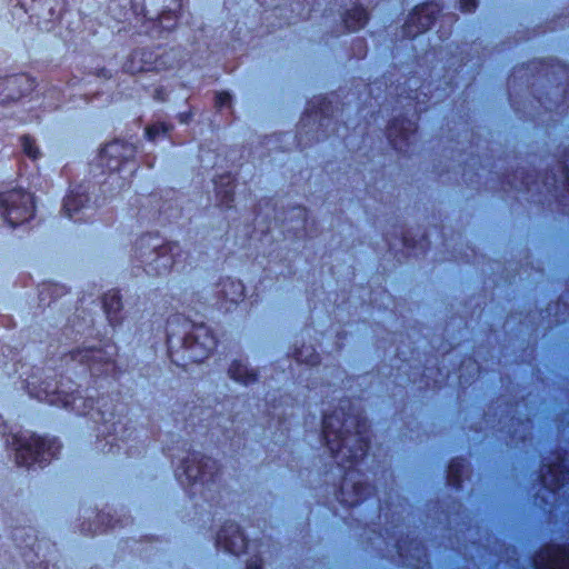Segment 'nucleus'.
I'll return each mask as SVG.
<instances>
[{
  "instance_id": "obj_1",
  "label": "nucleus",
  "mask_w": 569,
  "mask_h": 569,
  "mask_svg": "<svg viewBox=\"0 0 569 569\" xmlns=\"http://www.w3.org/2000/svg\"><path fill=\"white\" fill-rule=\"evenodd\" d=\"M322 440L338 467L345 470L337 499L345 506L357 505L369 490L368 486L356 479L359 469L352 470L362 465L368 449L367 421L350 400H341L339 409L325 413Z\"/></svg>"
},
{
  "instance_id": "obj_2",
  "label": "nucleus",
  "mask_w": 569,
  "mask_h": 569,
  "mask_svg": "<svg viewBox=\"0 0 569 569\" xmlns=\"http://www.w3.org/2000/svg\"><path fill=\"white\" fill-rule=\"evenodd\" d=\"M167 343L172 361L184 366L187 360L201 362L207 359L217 340L203 323L197 325L176 315L168 321Z\"/></svg>"
},
{
  "instance_id": "obj_3",
  "label": "nucleus",
  "mask_w": 569,
  "mask_h": 569,
  "mask_svg": "<svg viewBox=\"0 0 569 569\" xmlns=\"http://www.w3.org/2000/svg\"><path fill=\"white\" fill-rule=\"evenodd\" d=\"M217 471L214 460L193 452L182 460L176 476L182 486L190 488L191 496L199 493L208 500V492L211 491L217 480Z\"/></svg>"
},
{
  "instance_id": "obj_4",
  "label": "nucleus",
  "mask_w": 569,
  "mask_h": 569,
  "mask_svg": "<svg viewBox=\"0 0 569 569\" xmlns=\"http://www.w3.org/2000/svg\"><path fill=\"white\" fill-rule=\"evenodd\" d=\"M7 443L14 451L16 462L27 467L33 463L41 465L54 457L58 451L54 440L37 437L28 431L12 433Z\"/></svg>"
},
{
  "instance_id": "obj_5",
  "label": "nucleus",
  "mask_w": 569,
  "mask_h": 569,
  "mask_svg": "<svg viewBox=\"0 0 569 569\" xmlns=\"http://www.w3.org/2000/svg\"><path fill=\"white\" fill-rule=\"evenodd\" d=\"M172 251V246L162 244L158 237L150 234L141 237L134 244V258L149 274L167 272L174 263Z\"/></svg>"
},
{
  "instance_id": "obj_6",
  "label": "nucleus",
  "mask_w": 569,
  "mask_h": 569,
  "mask_svg": "<svg viewBox=\"0 0 569 569\" xmlns=\"http://www.w3.org/2000/svg\"><path fill=\"white\" fill-rule=\"evenodd\" d=\"M0 214L12 227L27 221L33 214L32 196L21 189L1 192Z\"/></svg>"
},
{
  "instance_id": "obj_7",
  "label": "nucleus",
  "mask_w": 569,
  "mask_h": 569,
  "mask_svg": "<svg viewBox=\"0 0 569 569\" xmlns=\"http://www.w3.org/2000/svg\"><path fill=\"white\" fill-rule=\"evenodd\" d=\"M36 397L41 401H48L51 405L70 408L79 415H91V417L94 418V413H91L93 410V400L91 398L84 400L80 396L66 392L57 385L52 387L51 383L46 382L44 387L37 392Z\"/></svg>"
},
{
  "instance_id": "obj_8",
  "label": "nucleus",
  "mask_w": 569,
  "mask_h": 569,
  "mask_svg": "<svg viewBox=\"0 0 569 569\" xmlns=\"http://www.w3.org/2000/svg\"><path fill=\"white\" fill-rule=\"evenodd\" d=\"M439 6L435 2L416 7L403 26V36L415 38L431 28L439 13Z\"/></svg>"
},
{
  "instance_id": "obj_9",
  "label": "nucleus",
  "mask_w": 569,
  "mask_h": 569,
  "mask_svg": "<svg viewBox=\"0 0 569 569\" xmlns=\"http://www.w3.org/2000/svg\"><path fill=\"white\" fill-rule=\"evenodd\" d=\"M541 481L551 492L561 489L569 481V459L557 457V460L545 465Z\"/></svg>"
},
{
  "instance_id": "obj_10",
  "label": "nucleus",
  "mask_w": 569,
  "mask_h": 569,
  "mask_svg": "<svg viewBox=\"0 0 569 569\" xmlns=\"http://www.w3.org/2000/svg\"><path fill=\"white\" fill-rule=\"evenodd\" d=\"M535 569H569V549L547 546L532 559Z\"/></svg>"
},
{
  "instance_id": "obj_11",
  "label": "nucleus",
  "mask_w": 569,
  "mask_h": 569,
  "mask_svg": "<svg viewBox=\"0 0 569 569\" xmlns=\"http://www.w3.org/2000/svg\"><path fill=\"white\" fill-rule=\"evenodd\" d=\"M417 131L416 121L412 119H395L388 129V139L395 149L407 152V147L412 143Z\"/></svg>"
},
{
  "instance_id": "obj_12",
  "label": "nucleus",
  "mask_w": 569,
  "mask_h": 569,
  "mask_svg": "<svg viewBox=\"0 0 569 569\" xmlns=\"http://www.w3.org/2000/svg\"><path fill=\"white\" fill-rule=\"evenodd\" d=\"M216 543L226 551L239 555L248 549L246 540L240 527L234 522H227L217 535Z\"/></svg>"
},
{
  "instance_id": "obj_13",
  "label": "nucleus",
  "mask_w": 569,
  "mask_h": 569,
  "mask_svg": "<svg viewBox=\"0 0 569 569\" xmlns=\"http://www.w3.org/2000/svg\"><path fill=\"white\" fill-rule=\"evenodd\" d=\"M172 66V63L168 64L163 57L154 54L152 51L138 49L131 54L130 61L126 63L124 68L128 72L136 73Z\"/></svg>"
},
{
  "instance_id": "obj_14",
  "label": "nucleus",
  "mask_w": 569,
  "mask_h": 569,
  "mask_svg": "<svg viewBox=\"0 0 569 569\" xmlns=\"http://www.w3.org/2000/svg\"><path fill=\"white\" fill-rule=\"evenodd\" d=\"M33 82L26 74L0 79V102L16 100L32 90Z\"/></svg>"
},
{
  "instance_id": "obj_15",
  "label": "nucleus",
  "mask_w": 569,
  "mask_h": 569,
  "mask_svg": "<svg viewBox=\"0 0 569 569\" xmlns=\"http://www.w3.org/2000/svg\"><path fill=\"white\" fill-rule=\"evenodd\" d=\"M116 353L113 346H107L106 349L86 348L73 352L72 358L79 362L86 363L91 372L98 371L97 365L110 366Z\"/></svg>"
},
{
  "instance_id": "obj_16",
  "label": "nucleus",
  "mask_w": 569,
  "mask_h": 569,
  "mask_svg": "<svg viewBox=\"0 0 569 569\" xmlns=\"http://www.w3.org/2000/svg\"><path fill=\"white\" fill-rule=\"evenodd\" d=\"M133 149L121 141H113L101 150V164L106 166L110 171L120 169V161L127 160L132 156Z\"/></svg>"
},
{
  "instance_id": "obj_17",
  "label": "nucleus",
  "mask_w": 569,
  "mask_h": 569,
  "mask_svg": "<svg viewBox=\"0 0 569 569\" xmlns=\"http://www.w3.org/2000/svg\"><path fill=\"white\" fill-rule=\"evenodd\" d=\"M89 198L86 194V191L79 188V190H73L63 202V210L68 218L73 219L74 221L82 220L84 211L90 209L87 204Z\"/></svg>"
},
{
  "instance_id": "obj_18",
  "label": "nucleus",
  "mask_w": 569,
  "mask_h": 569,
  "mask_svg": "<svg viewBox=\"0 0 569 569\" xmlns=\"http://www.w3.org/2000/svg\"><path fill=\"white\" fill-rule=\"evenodd\" d=\"M136 13L143 14L148 20H154V16L168 8L169 3L176 0H131Z\"/></svg>"
},
{
  "instance_id": "obj_19",
  "label": "nucleus",
  "mask_w": 569,
  "mask_h": 569,
  "mask_svg": "<svg viewBox=\"0 0 569 569\" xmlns=\"http://www.w3.org/2000/svg\"><path fill=\"white\" fill-rule=\"evenodd\" d=\"M342 20L350 31H357L363 28L368 21V14L362 7H359L356 2H352L351 8L346 9L341 13Z\"/></svg>"
},
{
  "instance_id": "obj_20",
  "label": "nucleus",
  "mask_w": 569,
  "mask_h": 569,
  "mask_svg": "<svg viewBox=\"0 0 569 569\" xmlns=\"http://www.w3.org/2000/svg\"><path fill=\"white\" fill-rule=\"evenodd\" d=\"M180 8L179 0L169 3L168 8L161 10L159 16H154V20H150L152 22L153 28H160L164 31H170L174 28L177 23V10Z\"/></svg>"
},
{
  "instance_id": "obj_21",
  "label": "nucleus",
  "mask_w": 569,
  "mask_h": 569,
  "mask_svg": "<svg viewBox=\"0 0 569 569\" xmlns=\"http://www.w3.org/2000/svg\"><path fill=\"white\" fill-rule=\"evenodd\" d=\"M217 200L221 206L230 207L233 201V178L222 174L214 180Z\"/></svg>"
},
{
  "instance_id": "obj_22",
  "label": "nucleus",
  "mask_w": 569,
  "mask_h": 569,
  "mask_svg": "<svg viewBox=\"0 0 569 569\" xmlns=\"http://www.w3.org/2000/svg\"><path fill=\"white\" fill-rule=\"evenodd\" d=\"M228 373L232 380L246 386L257 380V372L248 368L242 360H233L229 367Z\"/></svg>"
},
{
  "instance_id": "obj_23",
  "label": "nucleus",
  "mask_w": 569,
  "mask_h": 569,
  "mask_svg": "<svg viewBox=\"0 0 569 569\" xmlns=\"http://www.w3.org/2000/svg\"><path fill=\"white\" fill-rule=\"evenodd\" d=\"M398 555L405 560L407 565H411V559H420L423 553V547L420 541L411 539L410 541L400 539L395 543Z\"/></svg>"
},
{
  "instance_id": "obj_24",
  "label": "nucleus",
  "mask_w": 569,
  "mask_h": 569,
  "mask_svg": "<svg viewBox=\"0 0 569 569\" xmlns=\"http://www.w3.org/2000/svg\"><path fill=\"white\" fill-rule=\"evenodd\" d=\"M330 102L326 98H321L317 106L315 102L311 103L302 121L310 122L312 120L313 123L318 122L319 127H325L327 126L325 122L328 120Z\"/></svg>"
},
{
  "instance_id": "obj_25",
  "label": "nucleus",
  "mask_w": 569,
  "mask_h": 569,
  "mask_svg": "<svg viewBox=\"0 0 569 569\" xmlns=\"http://www.w3.org/2000/svg\"><path fill=\"white\" fill-rule=\"evenodd\" d=\"M220 296L231 302H237L243 296V284L239 280L226 279L220 284Z\"/></svg>"
},
{
  "instance_id": "obj_26",
  "label": "nucleus",
  "mask_w": 569,
  "mask_h": 569,
  "mask_svg": "<svg viewBox=\"0 0 569 569\" xmlns=\"http://www.w3.org/2000/svg\"><path fill=\"white\" fill-rule=\"evenodd\" d=\"M103 308L110 323L117 321V315L122 308L121 297L118 291H109L103 297Z\"/></svg>"
},
{
  "instance_id": "obj_27",
  "label": "nucleus",
  "mask_w": 569,
  "mask_h": 569,
  "mask_svg": "<svg viewBox=\"0 0 569 569\" xmlns=\"http://www.w3.org/2000/svg\"><path fill=\"white\" fill-rule=\"evenodd\" d=\"M20 143L22 151L31 160L36 161L42 157V152L40 151L36 140L28 134L22 136Z\"/></svg>"
},
{
  "instance_id": "obj_28",
  "label": "nucleus",
  "mask_w": 569,
  "mask_h": 569,
  "mask_svg": "<svg viewBox=\"0 0 569 569\" xmlns=\"http://www.w3.org/2000/svg\"><path fill=\"white\" fill-rule=\"evenodd\" d=\"M295 358L298 362H305L307 365L313 366L318 362L319 356L316 353L315 348L309 346L301 349H296Z\"/></svg>"
},
{
  "instance_id": "obj_29",
  "label": "nucleus",
  "mask_w": 569,
  "mask_h": 569,
  "mask_svg": "<svg viewBox=\"0 0 569 569\" xmlns=\"http://www.w3.org/2000/svg\"><path fill=\"white\" fill-rule=\"evenodd\" d=\"M465 468L463 463L460 461H452L448 468V481L452 487L459 488L460 486V477L462 473V469Z\"/></svg>"
},
{
  "instance_id": "obj_30",
  "label": "nucleus",
  "mask_w": 569,
  "mask_h": 569,
  "mask_svg": "<svg viewBox=\"0 0 569 569\" xmlns=\"http://www.w3.org/2000/svg\"><path fill=\"white\" fill-rule=\"evenodd\" d=\"M169 130L168 126L164 123H158L150 126L146 129V136L149 140H153L160 133H166Z\"/></svg>"
},
{
  "instance_id": "obj_31",
  "label": "nucleus",
  "mask_w": 569,
  "mask_h": 569,
  "mask_svg": "<svg viewBox=\"0 0 569 569\" xmlns=\"http://www.w3.org/2000/svg\"><path fill=\"white\" fill-rule=\"evenodd\" d=\"M561 182L566 188L569 189V153L566 156L562 162Z\"/></svg>"
},
{
  "instance_id": "obj_32",
  "label": "nucleus",
  "mask_w": 569,
  "mask_h": 569,
  "mask_svg": "<svg viewBox=\"0 0 569 569\" xmlns=\"http://www.w3.org/2000/svg\"><path fill=\"white\" fill-rule=\"evenodd\" d=\"M292 214L299 219L297 228H302L307 219V211L305 208H295Z\"/></svg>"
},
{
  "instance_id": "obj_33",
  "label": "nucleus",
  "mask_w": 569,
  "mask_h": 569,
  "mask_svg": "<svg viewBox=\"0 0 569 569\" xmlns=\"http://www.w3.org/2000/svg\"><path fill=\"white\" fill-rule=\"evenodd\" d=\"M230 102H231V97L228 92H220L216 96V103L220 108L229 106Z\"/></svg>"
},
{
  "instance_id": "obj_34",
  "label": "nucleus",
  "mask_w": 569,
  "mask_h": 569,
  "mask_svg": "<svg viewBox=\"0 0 569 569\" xmlns=\"http://www.w3.org/2000/svg\"><path fill=\"white\" fill-rule=\"evenodd\" d=\"M460 10L471 12L477 8V0H459Z\"/></svg>"
},
{
  "instance_id": "obj_35",
  "label": "nucleus",
  "mask_w": 569,
  "mask_h": 569,
  "mask_svg": "<svg viewBox=\"0 0 569 569\" xmlns=\"http://www.w3.org/2000/svg\"><path fill=\"white\" fill-rule=\"evenodd\" d=\"M247 569H261V560L259 558L251 559L248 562Z\"/></svg>"
},
{
  "instance_id": "obj_36",
  "label": "nucleus",
  "mask_w": 569,
  "mask_h": 569,
  "mask_svg": "<svg viewBox=\"0 0 569 569\" xmlns=\"http://www.w3.org/2000/svg\"><path fill=\"white\" fill-rule=\"evenodd\" d=\"M97 415L100 416V419L103 421V422H108L106 416H104V412H101L100 410L97 411Z\"/></svg>"
},
{
  "instance_id": "obj_37",
  "label": "nucleus",
  "mask_w": 569,
  "mask_h": 569,
  "mask_svg": "<svg viewBox=\"0 0 569 569\" xmlns=\"http://www.w3.org/2000/svg\"><path fill=\"white\" fill-rule=\"evenodd\" d=\"M425 556H426V553L423 552V553L420 556V558H422V557H425ZM413 561H415V559H411V560H410V562H411V565H410V566H415ZM416 561H417V562H421V559H419V560H418V559L416 558ZM416 568H419V565H416Z\"/></svg>"
},
{
  "instance_id": "obj_38",
  "label": "nucleus",
  "mask_w": 569,
  "mask_h": 569,
  "mask_svg": "<svg viewBox=\"0 0 569 569\" xmlns=\"http://www.w3.org/2000/svg\"><path fill=\"white\" fill-rule=\"evenodd\" d=\"M98 366H99V365H97V366H96V369H97L98 371L92 372L93 375L103 373V371H106V372L108 371V368H106V370H99ZM106 367H109V366H106Z\"/></svg>"
},
{
  "instance_id": "obj_39",
  "label": "nucleus",
  "mask_w": 569,
  "mask_h": 569,
  "mask_svg": "<svg viewBox=\"0 0 569 569\" xmlns=\"http://www.w3.org/2000/svg\"><path fill=\"white\" fill-rule=\"evenodd\" d=\"M469 366H471L473 368V370L478 371V366L473 362H470Z\"/></svg>"
},
{
  "instance_id": "obj_40",
  "label": "nucleus",
  "mask_w": 569,
  "mask_h": 569,
  "mask_svg": "<svg viewBox=\"0 0 569 569\" xmlns=\"http://www.w3.org/2000/svg\"><path fill=\"white\" fill-rule=\"evenodd\" d=\"M180 119H181V122H187V116L181 114V116H180Z\"/></svg>"
}]
</instances>
